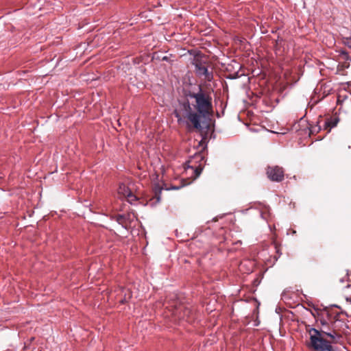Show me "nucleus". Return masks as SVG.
<instances>
[{"mask_svg":"<svg viewBox=\"0 0 351 351\" xmlns=\"http://www.w3.org/2000/svg\"><path fill=\"white\" fill-rule=\"evenodd\" d=\"M168 60V57L167 56H165L162 58V60Z\"/></svg>","mask_w":351,"mask_h":351,"instance_id":"15","label":"nucleus"},{"mask_svg":"<svg viewBox=\"0 0 351 351\" xmlns=\"http://www.w3.org/2000/svg\"><path fill=\"white\" fill-rule=\"evenodd\" d=\"M195 72L199 77H204V80L210 82L213 78V71H209L208 65L206 62H202L199 59H196L195 61Z\"/></svg>","mask_w":351,"mask_h":351,"instance_id":"3","label":"nucleus"},{"mask_svg":"<svg viewBox=\"0 0 351 351\" xmlns=\"http://www.w3.org/2000/svg\"><path fill=\"white\" fill-rule=\"evenodd\" d=\"M130 214L117 215L115 216V220L121 225L125 226L127 221L130 219Z\"/></svg>","mask_w":351,"mask_h":351,"instance_id":"9","label":"nucleus"},{"mask_svg":"<svg viewBox=\"0 0 351 351\" xmlns=\"http://www.w3.org/2000/svg\"><path fill=\"white\" fill-rule=\"evenodd\" d=\"M119 194L123 195L124 197H126L127 201L132 204L133 202L136 201L137 197L136 195L132 192V191L124 184H121L119 187Z\"/></svg>","mask_w":351,"mask_h":351,"instance_id":"6","label":"nucleus"},{"mask_svg":"<svg viewBox=\"0 0 351 351\" xmlns=\"http://www.w3.org/2000/svg\"><path fill=\"white\" fill-rule=\"evenodd\" d=\"M267 178L273 181L280 182L284 179V170L278 166L268 167L266 169Z\"/></svg>","mask_w":351,"mask_h":351,"instance_id":"4","label":"nucleus"},{"mask_svg":"<svg viewBox=\"0 0 351 351\" xmlns=\"http://www.w3.org/2000/svg\"><path fill=\"white\" fill-rule=\"evenodd\" d=\"M125 300H126V299H125V298H124L123 300H121V302L122 303H123V302L125 301Z\"/></svg>","mask_w":351,"mask_h":351,"instance_id":"18","label":"nucleus"},{"mask_svg":"<svg viewBox=\"0 0 351 351\" xmlns=\"http://www.w3.org/2000/svg\"><path fill=\"white\" fill-rule=\"evenodd\" d=\"M306 331L309 335L306 345L311 350L321 351L334 341V335L330 332L319 330L310 326H306Z\"/></svg>","mask_w":351,"mask_h":351,"instance_id":"2","label":"nucleus"},{"mask_svg":"<svg viewBox=\"0 0 351 351\" xmlns=\"http://www.w3.org/2000/svg\"><path fill=\"white\" fill-rule=\"evenodd\" d=\"M344 43L349 47L351 48V38H347Z\"/></svg>","mask_w":351,"mask_h":351,"instance_id":"12","label":"nucleus"},{"mask_svg":"<svg viewBox=\"0 0 351 351\" xmlns=\"http://www.w3.org/2000/svg\"><path fill=\"white\" fill-rule=\"evenodd\" d=\"M174 307L175 310L173 311V314L174 315L183 319L186 317V321L191 322L190 317L192 313V311L190 308L181 305L177 306V304H176Z\"/></svg>","mask_w":351,"mask_h":351,"instance_id":"5","label":"nucleus"},{"mask_svg":"<svg viewBox=\"0 0 351 351\" xmlns=\"http://www.w3.org/2000/svg\"><path fill=\"white\" fill-rule=\"evenodd\" d=\"M350 300L351 301V295L347 298V300Z\"/></svg>","mask_w":351,"mask_h":351,"instance_id":"17","label":"nucleus"},{"mask_svg":"<svg viewBox=\"0 0 351 351\" xmlns=\"http://www.w3.org/2000/svg\"><path fill=\"white\" fill-rule=\"evenodd\" d=\"M321 351H335V349L332 347L331 343H330L328 346L323 348Z\"/></svg>","mask_w":351,"mask_h":351,"instance_id":"11","label":"nucleus"},{"mask_svg":"<svg viewBox=\"0 0 351 351\" xmlns=\"http://www.w3.org/2000/svg\"><path fill=\"white\" fill-rule=\"evenodd\" d=\"M191 167L192 169H195V178L198 177L202 171V169H203V166L202 164H199L197 167H193V166H191Z\"/></svg>","mask_w":351,"mask_h":351,"instance_id":"10","label":"nucleus"},{"mask_svg":"<svg viewBox=\"0 0 351 351\" xmlns=\"http://www.w3.org/2000/svg\"><path fill=\"white\" fill-rule=\"evenodd\" d=\"M321 324L322 326L326 325V322L325 321L321 320Z\"/></svg>","mask_w":351,"mask_h":351,"instance_id":"14","label":"nucleus"},{"mask_svg":"<svg viewBox=\"0 0 351 351\" xmlns=\"http://www.w3.org/2000/svg\"><path fill=\"white\" fill-rule=\"evenodd\" d=\"M339 121V119L337 116L330 117L328 118L324 123V127L326 130H328V132H329L331 128L337 126V123Z\"/></svg>","mask_w":351,"mask_h":351,"instance_id":"8","label":"nucleus"},{"mask_svg":"<svg viewBox=\"0 0 351 351\" xmlns=\"http://www.w3.org/2000/svg\"><path fill=\"white\" fill-rule=\"evenodd\" d=\"M345 324H346L344 322L339 319L338 318L335 319V320L332 322L331 328L332 329V332H330L334 335V341L335 340L336 337H341V335H339L337 331L339 330Z\"/></svg>","mask_w":351,"mask_h":351,"instance_id":"7","label":"nucleus"},{"mask_svg":"<svg viewBox=\"0 0 351 351\" xmlns=\"http://www.w3.org/2000/svg\"><path fill=\"white\" fill-rule=\"evenodd\" d=\"M126 291H127V292H128V298H131L130 291H129V290H126Z\"/></svg>","mask_w":351,"mask_h":351,"instance_id":"16","label":"nucleus"},{"mask_svg":"<svg viewBox=\"0 0 351 351\" xmlns=\"http://www.w3.org/2000/svg\"><path fill=\"white\" fill-rule=\"evenodd\" d=\"M195 159L202 161L204 160V156L201 154H198L195 156Z\"/></svg>","mask_w":351,"mask_h":351,"instance_id":"13","label":"nucleus"},{"mask_svg":"<svg viewBox=\"0 0 351 351\" xmlns=\"http://www.w3.org/2000/svg\"><path fill=\"white\" fill-rule=\"evenodd\" d=\"M186 96L193 99L190 103L189 100L184 101L179 110H174V115L178 123H186L187 127L202 131V119H208L213 114V98L210 92L204 90L199 86L197 92L189 91Z\"/></svg>","mask_w":351,"mask_h":351,"instance_id":"1","label":"nucleus"}]
</instances>
